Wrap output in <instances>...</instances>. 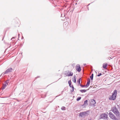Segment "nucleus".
<instances>
[{
	"label": "nucleus",
	"mask_w": 120,
	"mask_h": 120,
	"mask_svg": "<svg viewBox=\"0 0 120 120\" xmlns=\"http://www.w3.org/2000/svg\"><path fill=\"white\" fill-rule=\"evenodd\" d=\"M83 65H84V66H85V65H86V64H83Z\"/></svg>",
	"instance_id": "nucleus-29"
},
{
	"label": "nucleus",
	"mask_w": 120,
	"mask_h": 120,
	"mask_svg": "<svg viewBox=\"0 0 120 120\" xmlns=\"http://www.w3.org/2000/svg\"><path fill=\"white\" fill-rule=\"evenodd\" d=\"M64 15V16H65V15Z\"/></svg>",
	"instance_id": "nucleus-38"
},
{
	"label": "nucleus",
	"mask_w": 120,
	"mask_h": 120,
	"mask_svg": "<svg viewBox=\"0 0 120 120\" xmlns=\"http://www.w3.org/2000/svg\"><path fill=\"white\" fill-rule=\"evenodd\" d=\"M74 80H73V81L74 83H75L76 82V79L75 78V75H74Z\"/></svg>",
	"instance_id": "nucleus-20"
},
{
	"label": "nucleus",
	"mask_w": 120,
	"mask_h": 120,
	"mask_svg": "<svg viewBox=\"0 0 120 120\" xmlns=\"http://www.w3.org/2000/svg\"><path fill=\"white\" fill-rule=\"evenodd\" d=\"M88 112V111H87L81 112L79 114V117L81 116L82 117H84L85 116H87L89 115V114L87 113Z\"/></svg>",
	"instance_id": "nucleus-3"
},
{
	"label": "nucleus",
	"mask_w": 120,
	"mask_h": 120,
	"mask_svg": "<svg viewBox=\"0 0 120 120\" xmlns=\"http://www.w3.org/2000/svg\"><path fill=\"white\" fill-rule=\"evenodd\" d=\"M81 80V78H80L78 79V80L77 81V82L79 83V85H80Z\"/></svg>",
	"instance_id": "nucleus-17"
},
{
	"label": "nucleus",
	"mask_w": 120,
	"mask_h": 120,
	"mask_svg": "<svg viewBox=\"0 0 120 120\" xmlns=\"http://www.w3.org/2000/svg\"><path fill=\"white\" fill-rule=\"evenodd\" d=\"M112 111L116 115L117 117H118L120 115L116 107H113L112 108Z\"/></svg>",
	"instance_id": "nucleus-2"
},
{
	"label": "nucleus",
	"mask_w": 120,
	"mask_h": 120,
	"mask_svg": "<svg viewBox=\"0 0 120 120\" xmlns=\"http://www.w3.org/2000/svg\"><path fill=\"white\" fill-rule=\"evenodd\" d=\"M63 91H62V92H61V94H63Z\"/></svg>",
	"instance_id": "nucleus-28"
},
{
	"label": "nucleus",
	"mask_w": 120,
	"mask_h": 120,
	"mask_svg": "<svg viewBox=\"0 0 120 120\" xmlns=\"http://www.w3.org/2000/svg\"><path fill=\"white\" fill-rule=\"evenodd\" d=\"M68 73H69V74H68L67 76H72L73 75V73L71 72V71H69Z\"/></svg>",
	"instance_id": "nucleus-11"
},
{
	"label": "nucleus",
	"mask_w": 120,
	"mask_h": 120,
	"mask_svg": "<svg viewBox=\"0 0 120 120\" xmlns=\"http://www.w3.org/2000/svg\"><path fill=\"white\" fill-rule=\"evenodd\" d=\"M68 23V22H64V23L65 24H67Z\"/></svg>",
	"instance_id": "nucleus-25"
},
{
	"label": "nucleus",
	"mask_w": 120,
	"mask_h": 120,
	"mask_svg": "<svg viewBox=\"0 0 120 120\" xmlns=\"http://www.w3.org/2000/svg\"><path fill=\"white\" fill-rule=\"evenodd\" d=\"M90 79L89 78L88 79L87 83L86 85H85V87H87L89 86L90 84Z\"/></svg>",
	"instance_id": "nucleus-9"
},
{
	"label": "nucleus",
	"mask_w": 120,
	"mask_h": 120,
	"mask_svg": "<svg viewBox=\"0 0 120 120\" xmlns=\"http://www.w3.org/2000/svg\"><path fill=\"white\" fill-rule=\"evenodd\" d=\"M23 38H23H22H22Z\"/></svg>",
	"instance_id": "nucleus-37"
},
{
	"label": "nucleus",
	"mask_w": 120,
	"mask_h": 120,
	"mask_svg": "<svg viewBox=\"0 0 120 120\" xmlns=\"http://www.w3.org/2000/svg\"><path fill=\"white\" fill-rule=\"evenodd\" d=\"M88 120H92V119H90Z\"/></svg>",
	"instance_id": "nucleus-30"
},
{
	"label": "nucleus",
	"mask_w": 120,
	"mask_h": 120,
	"mask_svg": "<svg viewBox=\"0 0 120 120\" xmlns=\"http://www.w3.org/2000/svg\"><path fill=\"white\" fill-rule=\"evenodd\" d=\"M19 34H18V36H19Z\"/></svg>",
	"instance_id": "nucleus-32"
},
{
	"label": "nucleus",
	"mask_w": 120,
	"mask_h": 120,
	"mask_svg": "<svg viewBox=\"0 0 120 120\" xmlns=\"http://www.w3.org/2000/svg\"><path fill=\"white\" fill-rule=\"evenodd\" d=\"M13 69L11 68H8L4 72L2 73V74H3V75L5 74H8L9 73H10L13 71Z\"/></svg>",
	"instance_id": "nucleus-5"
},
{
	"label": "nucleus",
	"mask_w": 120,
	"mask_h": 120,
	"mask_svg": "<svg viewBox=\"0 0 120 120\" xmlns=\"http://www.w3.org/2000/svg\"><path fill=\"white\" fill-rule=\"evenodd\" d=\"M109 116L113 120H117V118L111 112H110L109 114Z\"/></svg>",
	"instance_id": "nucleus-6"
},
{
	"label": "nucleus",
	"mask_w": 120,
	"mask_h": 120,
	"mask_svg": "<svg viewBox=\"0 0 120 120\" xmlns=\"http://www.w3.org/2000/svg\"><path fill=\"white\" fill-rule=\"evenodd\" d=\"M12 38L11 39V40H12V39H13V38Z\"/></svg>",
	"instance_id": "nucleus-26"
},
{
	"label": "nucleus",
	"mask_w": 120,
	"mask_h": 120,
	"mask_svg": "<svg viewBox=\"0 0 120 120\" xmlns=\"http://www.w3.org/2000/svg\"><path fill=\"white\" fill-rule=\"evenodd\" d=\"M108 118V115L105 113H102L100 116V119L107 120Z\"/></svg>",
	"instance_id": "nucleus-4"
},
{
	"label": "nucleus",
	"mask_w": 120,
	"mask_h": 120,
	"mask_svg": "<svg viewBox=\"0 0 120 120\" xmlns=\"http://www.w3.org/2000/svg\"><path fill=\"white\" fill-rule=\"evenodd\" d=\"M23 38H23H22H22Z\"/></svg>",
	"instance_id": "nucleus-36"
},
{
	"label": "nucleus",
	"mask_w": 120,
	"mask_h": 120,
	"mask_svg": "<svg viewBox=\"0 0 120 120\" xmlns=\"http://www.w3.org/2000/svg\"><path fill=\"white\" fill-rule=\"evenodd\" d=\"M88 90V89L87 90H80V91L82 93H84L86 91H87Z\"/></svg>",
	"instance_id": "nucleus-13"
},
{
	"label": "nucleus",
	"mask_w": 120,
	"mask_h": 120,
	"mask_svg": "<svg viewBox=\"0 0 120 120\" xmlns=\"http://www.w3.org/2000/svg\"><path fill=\"white\" fill-rule=\"evenodd\" d=\"M91 101L93 102V105H94V104H95L96 103V101L94 99H93Z\"/></svg>",
	"instance_id": "nucleus-15"
},
{
	"label": "nucleus",
	"mask_w": 120,
	"mask_h": 120,
	"mask_svg": "<svg viewBox=\"0 0 120 120\" xmlns=\"http://www.w3.org/2000/svg\"><path fill=\"white\" fill-rule=\"evenodd\" d=\"M80 86L82 87H85V85H82L81 84H80Z\"/></svg>",
	"instance_id": "nucleus-23"
},
{
	"label": "nucleus",
	"mask_w": 120,
	"mask_h": 120,
	"mask_svg": "<svg viewBox=\"0 0 120 120\" xmlns=\"http://www.w3.org/2000/svg\"><path fill=\"white\" fill-rule=\"evenodd\" d=\"M76 70L78 72H80L81 70V68L79 64H77L75 67Z\"/></svg>",
	"instance_id": "nucleus-7"
},
{
	"label": "nucleus",
	"mask_w": 120,
	"mask_h": 120,
	"mask_svg": "<svg viewBox=\"0 0 120 120\" xmlns=\"http://www.w3.org/2000/svg\"><path fill=\"white\" fill-rule=\"evenodd\" d=\"M68 83L69 84V86L71 88H72V86H73V85H72L71 84V81L69 80L68 81Z\"/></svg>",
	"instance_id": "nucleus-12"
},
{
	"label": "nucleus",
	"mask_w": 120,
	"mask_h": 120,
	"mask_svg": "<svg viewBox=\"0 0 120 120\" xmlns=\"http://www.w3.org/2000/svg\"><path fill=\"white\" fill-rule=\"evenodd\" d=\"M8 81L7 80L4 83L2 86V90L4 89L5 88V87L8 85Z\"/></svg>",
	"instance_id": "nucleus-8"
},
{
	"label": "nucleus",
	"mask_w": 120,
	"mask_h": 120,
	"mask_svg": "<svg viewBox=\"0 0 120 120\" xmlns=\"http://www.w3.org/2000/svg\"><path fill=\"white\" fill-rule=\"evenodd\" d=\"M109 57L110 58L112 59V58H111V57Z\"/></svg>",
	"instance_id": "nucleus-34"
},
{
	"label": "nucleus",
	"mask_w": 120,
	"mask_h": 120,
	"mask_svg": "<svg viewBox=\"0 0 120 120\" xmlns=\"http://www.w3.org/2000/svg\"><path fill=\"white\" fill-rule=\"evenodd\" d=\"M2 75H3V74H2V73L0 75V77H1V76Z\"/></svg>",
	"instance_id": "nucleus-27"
},
{
	"label": "nucleus",
	"mask_w": 120,
	"mask_h": 120,
	"mask_svg": "<svg viewBox=\"0 0 120 120\" xmlns=\"http://www.w3.org/2000/svg\"><path fill=\"white\" fill-rule=\"evenodd\" d=\"M81 97H78L76 99V100L77 101H79L81 99Z\"/></svg>",
	"instance_id": "nucleus-19"
},
{
	"label": "nucleus",
	"mask_w": 120,
	"mask_h": 120,
	"mask_svg": "<svg viewBox=\"0 0 120 120\" xmlns=\"http://www.w3.org/2000/svg\"><path fill=\"white\" fill-rule=\"evenodd\" d=\"M102 75V74H101V73H99L98 74V75H97V76H100L101 75Z\"/></svg>",
	"instance_id": "nucleus-22"
},
{
	"label": "nucleus",
	"mask_w": 120,
	"mask_h": 120,
	"mask_svg": "<svg viewBox=\"0 0 120 120\" xmlns=\"http://www.w3.org/2000/svg\"><path fill=\"white\" fill-rule=\"evenodd\" d=\"M47 92H46V93H45V97H46V95L47 94Z\"/></svg>",
	"instance_id": "nucleus-24"
},
{
	"label": "nucleus",
	"mask_w": 120,
	"mask_h": 120,
	"mask_svg": "<svg viewBox=\"0 0 120 120\" xmlns=\"http://www.w3.org/2000/svg\"><path fill=\"white\" fill-rule=\"evenodd\" d=\"M87 102H88L87 100H86L84 102V105H86V104L87 105L88 104Z\"/></svg>",
	"instance_id": "nucleus-18"
},
{
	"label": "nucleus",
	"mask_w": 120,
	"mask_h": 120,
	"mask_svg": "<svg viewBox=\"0 0 120 120\" xmlns=\"http://www.w3.org/2000/svg\"><path fill=\"white\" fill-rule=\"evenodd\" d=\"M94 74H92L90 76V77L91 80H92L93 79Z\"/></svg>",
	"instance_id": "nucleus-14"
},
{
	"label": "nucleus",
	"mask_w": 120,
	"mask_h": 120,
	"mask_svg": "<svg viewBox=\"0 0 120 120\" xmlns=\"http://www.w3.org/2000/svg\"><path fill=\"white\" fill-rule=\"evenodd\" d=\"M61 109L63 110H66V108L65 107L62 106L61 107Z\"/></svg>",
	"instance_id": "nucleus-16"
},
{
	"label": "nucleus",
	"mask_w": 120,
	"mask_h": 120,
	"mask_svg": "<svg viewBox=\"0 0 120 120\" xmlns=\"http://www.w3.org/2000/svg\"><path fill=\"white\" fill-rule=\"evenodd\" d=\"M61 16L62 17V14H61Z\"/></svg>",
	"instance_id": "nucleus-33"
},
{
	"label": "nucleus",
	"mask_w": 120,
	"mask_h": 120,
	"mask_svg": "<svg viewBox=\"0 0 120 120\" xmlns=\"http://www.w3.org/2000/svg\"><path fill=\"white\" fill-rule=\"evenodd\" d=\"M107 65V63H104L103 64V68L105 69H106Z\"/></svg>",
	"instance_id": "nucleus-10"
},
{
	"label": "nucleus",
	"mask_w": 120,
	"mask_h": 120,
	"mask_svg": "<svg viewBox=\"0 0 120 120\" xmlns=\"http://www.w3.org/2000/svg\"><path fill=\"white\" fill-rule=\"evenodd\" d=\"M117 90H115L113 91V93H112V94L110 95L109 97V99L110 100H114L116 98L117 96Z\"/></svg>",
	"instance_id": "nucleus-1"
},
{
	"label": "nucleus",
	"mask_w": 120,
	"mask_h": 120,
	"mask_svg": "<svg viewBox=\"0 0 120 120\" xmlns=\"http://www.w3.org/2000/svg\"><path fill=\"white\" fill-rule=\"evenodd\" d=\"M72 90H71V92H73V91H74V87L73 86H72Z\"/></svg>",
	"instance_id": "nucleus-21"
},
{
	"label": "nucleus",
	"mask_w": 120,
	"mask_h": 120,
	"mask_svg": "<svg viewBox=\"0 0 120 120\" xmlns=\"http://www.w3.org/2000/svg\"><path fill=\"white\" fill-rule=\"evenodd\" d=\"M23 38H23H22H22Z\"/></svg>",
	"instance_id": "nucleus-35"
},
{
	"label": "nucleus",
	"mask_w": 120,
	"mask_h": 120,
	"mask_svg": "<svg viewBox=\"0 0 120 120\" xmlns=\"http://www.w3.org/2000/svg\"><path fill=\"white\" fill-rule=\"evenodd\" d=\"M50 0V1H53V0Z\"/></svg>",
	"instance_id": "nucleus-31"
}]
</instances>
